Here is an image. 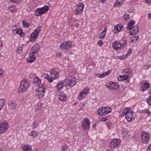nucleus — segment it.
Here are the masks:
<instances>
[{
  "label": "nucleus",
  "instance_id": "54",
  "mask_svg": "<svg viewBox=\"0 0 151 151\" xmlns=\"http://www.w3.org/2000/svg\"><path fill=\"white\" fill-rule=\"evenodd\" d=\"M101 121H106L107 120V118H101Z\"/></svg>",
  "mask_w": 151,
  "mask_h": 151
},
{
  "label": "nucleus",
  "instance_id": "19",
  "mask_svg": "<svg viewBox=\"0 0 151 151\" xmlns=\"http://www.w3.org/2000/svg\"><path fill=\"white\" fill-rule=\"evenodd\" d=\"M123 29V26L121 24H118L114 27L113 30L114 32L115 33H117L122 31Z\"/></svg>",
  "mask_w": 151,
  "mask_h": 151
},
{
  "label": "nucleus",
  "instance_id": "62",
  "mask_svg": "<svg viewBox=\"0 0 151 151\" xmlns=\"http://www.w3.org/2000/svg\"><path fill=\"white\" fill-rule=\"evenodd\" d=\"M145 113H147V114H149L150 112V111H149V110H148L147 109H146L145 110Z\"/></svg>",
  "mask_w": 151,
  "mask_h": 151
},
{
  "label": "nucleus",
  "instance_id": "61",
  "mask_svg": "<svg viewBox=\"0 0 151 151\" xmlns=\"http://www.w3.org/2000/svg\"><path fill=\"white\" fill-rule=\"evenodd\" d=\"M147 3H150L151 2V0H144Z\"/></svg>",
  "mask_w": 151,
  "mask_h": 151
},
{
  "label": "nucleus",
  "instance_id": "29",
  "mask_svg": "<svg viewBox=\"0 0 151 151\" xmlns=\"http://www.w3.org/2000/svg\"><path fill=\"white\" fill-rule=\"evenodd\" d=\"M135 22L134 20H131L129 22L127 25V28L129 29V30H131V28L133 27L134 25Z\"/></svg>",
  "mask_w": 151,
  "mask_h": 151
},
{
  "label": "nucleus",
  "instance_id": "11",
  "mask_svg": "<svg viewBox=\"0 0 151 151\" xmlns=\"http://www.w3.org/2000/svg\"><path fill=\"white\" fill-rule=\"evenodd\" d=\"M9 124L6 122H3L0 124V133H5L9 128Z\"/></svg>",
  "mask_w": 151,
  "mask_h": 151
},
{
  "label": "nucleus",
  "instance_id": "28",
  "mask_svg": "<svg viewBox=\"0 0 151 151\" xmlns=\"http://www.w3.org/2000/svg\"><path fill=\"white\" fill-rule=\"evenodd\" d=\"M22 149L23 151H31L32 147L29 145H24L23 146Z\"/></svg>",
  "mask_w": 151,
  "mask_h": 151
},
{
  "label": "nucleus",
  "instance_id": "2",
  "mask_svg": "<svg viewBox=\"0 0 151 151\" xmlns=\"http://www.w3.org/2000/svg\"><path fill=\"white\" fill-rule=\"evenodd\" d=\"M49 10L48 6L45 5L41 8H39L36 9L35 14L37 16H41L47 12Z\"/></svg>",
  "mask_w": 151,
  "mask_h": 151
},
{
  "label": "nucleus",
  "instance_id": "35",
  "mask_svg": "<svg viewBox=\"0 0 151 151\" xmlns=\"http://www.w3.org/2000/svg\"><path fill=\"white\" fill-rule=\"evenodd\" d=\"M105 108H101L98 110V113L100 115H103Z\"/></svg>",
  "mask_w": 151,
  "mask_h": 151
},
{
  "label": "nucleus",
  "instance_id": "36",
  "mask_svg": "<svg viewBox=\"0 0 151 151\" xmlns=\"http://www.w3.org/2000/svg\"><path fill=\"white\" fill-rule=\"evenodd\" d=\"M111 109L110 107H107L106 108H105L104 111V114H103V115H106L109 112H111Z\"/></svg>",
  "mask_w": 151,
  "mask_h": 151
},
{
  "label": "nucleus",
  "instance_id": "12",
  "mask_svg": "<svg viewBox=\"0 0 151 151\" xmlns=\"http://www.w3.org/2000/svg\"><path fill=\"white\" fill-rule=\"evenodd\" d=\"M142 142L145 143H147L149 140V135L147 132H144L142 134Z\"/></svg>",
  "mask_w": 151,
  "mask_h": 151
},
{
  "label": "nucleus",
  "instance_id": "43",
  "mask_svg": "<svg viewBox=\"0 0 151 151\" xmlns=\"http://www.w3.org/2000/svg\"><path fill=\"white\" fill-rule=\"evenodd\" d=\"M39 125V124L37 123L36 121H34L33 122L32 127L33 129L37 127Z\"/></svg>",
  "mask_w": 151,
  "mask_h": 151
},
{
  "label": "nucleus",
  "instance_id": "41",
  "mask_svg": "<svg viewBox=\"0 0 151 151\" xmlns=\"http://www.w3.org/2000/svg\"><path fill=\"white\" fill-rule=\"evenodd\" d=\"M22 23L23 26L27 28H28L30 25L29 23L27 22L24 20H23L22 21Z\"/></svg>",
  "mask_w": 151,
  "mask_h": 151
},
{
  "label": "nucleus",
  "instance_id": "50",
  "mask_svg": "<svg viewBox=\"0 0 151 151\" xmlns=\"http://www.w3.org/2000/svg\"><path fill=\"white\" fill-rule=\"evenodd\" d=\"M106 125L108 128H110L111 125V122H108L106 123Z\"/></svg>",
  "mask_w": 151,
  "mask_h": 151
},
{
  "label": "nucleus",
  "instance_id": "27",
  "mask_svg": "<svg viewBox=\"0 0 151 151\" xmlns=\"http://www.w3.org/2000/svg\"><path fill=\"white\" fill-rule=\"evenodd\" d=\"M59 99L62 101H65L67 97L63 93L60 92L58 95Z\"/></svg>",
  "mask_w": 151,
  "mask_h": 151
},
{
  "label": "nucleus",
  "instance_id": "52",
  "mask_svg": "<svg viewBox=\"0 0 151 151\" xmlns=\"http://www.w3.org/2000/svg\"><path fill=\"white\" fill-rule=\"evenodd\" d=\"M10 1L14 3H17L20 2L21 0H10Z\"/></svg>",
  "mask_w": 151,
  "mask_h": 151
},
{
  "label": "nucleus",
  "instance_id": "13",
  "mask_svg": "<svg viewBox=\"0 0 151 151\" xmlns=\"http://www.w3.org/2000/svg\"><path fill=\"white\" fill-rule=\"evenodd\" d=\"M90 122L86 118L83 119L82 123V129L84 130H86L87 129H89L90 127Z\"/></svg>",
  "mask_w": 151,
  "mask_h": 151
},
{
  "label": "nucleus",
  "instance_id": "39",
  "mask_svg": "<svg viewBox=\"0 0 151 151\" xmlns=\"http://www.w3.org/2000/svg\"><path fill=\"white\" fill-rule=\"evenodd\" d=\"M127 132L125 131H123L122 133V134L124 135V138L125 139L128 140L129 137V135H127L126 134H127L128 133H127Z\"/></svg>",
  "mask_w": 151,
  "mask_h": 151
},
{
  "label": "nucleus",
  "instance_id": "23",
  "mask_svg": "<svg viewBox=\"0 0 151 151\" xmlns=\"http://www.w3.org/2000/svg\"><path fill=\"white\" fill-rule=\"evenodd\" d=\"M111 72V71L108 70L107 72L103 73L102 74L97 73L96 74V75L98 78H103L109 74Z\"/></svg>",
  "mask_w": 151,
  "mask_h": 151
},
{
  "label": "nucleus",
  "instance_id": "56",
  "mask_svg": "<svg viewBox=\"0 0 151 151\" xmlns=\"http://www.w3.org/2000/svg\"><path fill=\"white\" fill-rule=\"evenodd\" d=\"M150 150H151V144L149 145L147 150V151H149Z\"/></svg>",
  "mask_w": 151,
  "mask_h": 151
},
{
  "label": "nucleus",
  "instance_id": "16",
  "mask_svg": "<svg viewBox=\"0 0 151 151\" xmlns=\"http://www.w3.org/2000/svg\"><path fill=\"white\" fill-rule=\"evenodd\" d=\"M122 46V44L119 42L117 41H115L112 43V46L114 50H116L121 49Z\"/></svg>",
  "mask_w": 151,
  "mask_h": 151
},
{
  "label": "nucleus",
  "instance_id": "49",
  "mask_svg": "<svg viewBox=\"0 0 151 151\" xmlns=\"http://www.w3.org/2000/svg\"><path fill=\"white\" fill-rule=\"evenodd\" d=\"M132 52V49H129V50L127 52V53L126 55V56H127H127H128L129 55L131 54Z\"/></svg>",
  "mask_w": 151,
  "mask_h": 151
},
{
  "label": "nucleus",
  "instance_id": "33",
  "mask_svg": "<svg viewBox=\"0 0 151 151\" xmlns=\"http://www.w3.org/2000/svg\"><path fill=\"white\" fill-rule=\"evenodd\" d=\"M124 0H117L114 3L115 6L118 7L121 5L123 3Z\"/></svg>",
  "mask_w": 151,
  "mask_h": 151
},
{
  "label": "nucleus",
  "instance_id": "25",
  "mask_svg": "<svg viewBox=\"0 0 151 151\" xmlns=\"http://www.w3.org/2000/svg\"><path fill=\"white\" fill-rule=\"evenodd\" d=\"M34 55V54H32L30 53V56L27 58V61L30 63L34 62L36 59L35 56Z\"/></svg>",
  "mask_w": 151,
  "mask_h": 151
},
{
  "label": "nucleus",
  "instance_id": "42",
  "mask_svg": "<svg viewBox=\"0 0 151 151\" xmlns=\"http://www.w3.org/2000/svg\"><path fill=\"white\" fill-rule=\"evenodd\" d=\"M30 135L32 136L33 138H35L37 136L38 133L36 132L32 131L31 132Z\"/></svg>",
  "mask_w": 151,
  "mask_h": 151
},
{
  "label": "nucleus",
  "instance_id": "31",
  "mask_svg": "<svg viewBox=\"0 0 151 151\" xmlns=\"http://www.w3.org/2000/svg\"><path fill=\"white\" fill-rule=\"evenodd\" d=\"M149 86V84L147 83H144L142 86V91H144L148 88Z\"/></svg>",
  "mask_w": 151,
  "mask_h": 151
},
{
  "label": "nucleus",
  "instance_id": "37",
  "mask_svg": "<svg viewBox=\"0 0 151 151\" xmlns=\"http://www.w3.org/2000/svg\"><path fill=\"white\" fill-rule=\"evenodd\" d=\"M5 100L3 99H0V111L2 109L5 104Z\"/></svg>",
  "mask_w": 151,
  "mask_h": 151
},
{
  "label": "nucleus",
  "instance_id": "51",
  "mask_svg": "<svg viewBox=\"0 0 151 151\" xmlns=\"http://www.w3.org/2000/svg\"><path fill=\"white\" fill-rule=\"evenodd\" d=\"M98 44L99 46H101L103 45V43L102 40H100L98 42Z\"/></svg>",
  "mask_w": 151,
  "mask_h": 151
},
{
  "label": "nucleus",
  "instance_id": "14",
  "mask_svg": "<svg viewBox=\"0 0 151 151\" xmlns=\"http://www.w3.org/2000/svg\"><path fill=\"white\" fill-rule=\"evenodd\" d=\"M106 87L109 88L112 90L117 89L119 87V85L117 83L114 82L109 83L107 84Z\"/></svg>",
  "mask_w": 151,
  "mask_h": 151
},
{
  "label": "nucleus",
  "instance_id": "38",
  "mask_svg": "<svg viewBox=\"0 0 151 151\" xmlns=\"http://www.w3.org/2000/svg\"><path fill=\"white\" fill-rule=\"evenodd\" d=\"M23 48L22 47H19L16 50V52L18 54L21 53L23 51Z\"/></svg>",
  "mask_w": 151,
  "mask_h": 151
},
{
  "label": "nucleus",
  "instance_id": "5",
  "mask_svg": "<svg viewBox=\"0 0 151 151\" xmlns=\"http://www.w3.org/2000/svg\"><path fill=\"white\" fill-rule=\"evenodd\" d=\"M41 26L38 27L35 30L34 32L31 34L30 37V41H31L33 42L35 41L41 30Z\"/></svg>",
  "mask_w": 151,
  "mask_h": 151
},
{
  "label": "nucleus",
  "instance_id": "10",
  "mask_svg": "<svg viewBox=\"0 0 151 151\" xmlns=\"http://www.w3.org/2000/svg\"><path fill=\"white\" fill-rule=\"evenodd\" d=\"M84 6V5L82 2H81L78 4L74 12L75 14L77 15L81 14L82 12Z\"/></svg>",
  "mask_w": 151,
  "mask_h": 151
},
{
  "label": "nucleus",
  "instance_id": "30",
  "mask_svg": "<svg viewBox=\"0 0 151 151\" xmlns=\"http://www.w3.org/2000/svg\"><path fill=\"white\" fill-rule=\"evenodd\" d=\"M17 9L16 7L13 5H12L8 8V10L10 12L12 13H15L17 11Z\"/></svg>",
  "mask_w": 151,
  "mask_h": 151
},
{
  "label": "nucleus",
  "instance_id": "59",
  "mask_svg": "<svg viewBox=\"0 0 151 151\" xmlns=\"http://www.w3.org/2000/svg\"><path fill=\"white\" fill-rule=\"evenodd\" d=\"M53 79H52V78H49V79H48V80L50 82H52V81H53Z\"/></svg>",
  "mask_w": 151,
  "mask_h": 151
},
{
  "label": "nucleus",
  "instance_id": "4",
  "mask_svg": "<svg viewBox=\"0 0 151 151\" xmlns=\"http://www.w3.org/2000/svg\"><path fill=\"white\" fill-rule=\"evenodd\" d=\"M123 113L124 114L125 118L128 121H131L133 118V111L130 110V108L124 110L123 112Z\"/></svg>",
  "mask_w": 151,
  "mask_h": 151
},
{
  "label": "nucleus",
  "instance_id": "60",
  "mask_svg": "<svg viewBox=\"0 0 151 151\" xmlns=\"http://www.w3.org/2000/svg\"><path fill=\"white\" fill-rule=\"evenodd\" d=\"M148 19L151 20V14H148Z\"/></svg>",
  "mask_w": 151,
  "mask_h": 151
},
{
  "label": "nucleus",
  "instance_id": "44",
  "mask_svg": "<svg viewBox=\"0 0 151 151\" xmlns=\"http://www.w3.org/2000/svg\"><path fill=\"white\" fill-rule=\"evenodd\" d=\"M124 19V20L126 21L128 20L129 19V14H125L123 16Z\"/></svg>",
  "mask_w": 151,
  "mask_h": 151
},
{
  "label": "nucleus",
  "instance_id": "53",
  "mask_svg": "<svg viewBox=\"0 0 151 151\" xmlns=\"http://www.w3.org/2000/svg\"><path fill=\"white\" fill-rule=\"evenodd\" d=\"M67 147H66V146L65 145H63L62 147V150L63 151H65V150H67Z\"/></svg>",
  "mask_w": 151,
  "mask_h": 151
},
{
  "label": "nucleus",
  "instance_id": "7",
  "mask_svg": "<svg viewBox=\"0 0 151 151\" xmlns=\"http://www.w3.org/2000/svg\"><path fill=\"white\" fill-rule=\"evenodd\" d=\"M89 89L88 87L84 88L79 93L78 96V99L82 100L87 95L88 93Z\"/></svg>",
  "mask_w": 151,
  "mask_h": 151
},
{
  "label": "nucleus",
  "instance_id": "20",
  "mask_svg": "<svg viewBox=\"0 0 151 151\" xmlns=\"http://www.w3.org/2000/svg\"><path fill=\"white\" fill-rule=\"evenodd\" d=\"M131 30H132V31L130 30L129 31L130 34L131 35H132L137 34L139 31L138 27L137 26H134L131 28Z\"/></svg>",
  "mask_w": 151,
  "mask_h": 151
},
{
  "label": "nucleus",
  "instance_id": "57",
  "mask_svg": "<svg viewBox=\"0 0 151 151\" xmlns=\"http://www.w3.org/2000/svg\"><path fill=\"white\" fill-rule=\"evenodd\" d=\"M3 71L2 69H0V77L3 74Z\"/></svg>",
  "mask_w": 151,
  "mask_h": 151
},
{
  "label": "nucleus",
  "instance_id": "55",
  "mask_svg": "<svg viewBox=\"0 0 151 151\" xmlns=\"http://www.w3.org/2000/svg\"><path fill=\"white\" fill-rule=\"evenodd\" d=\"M150 64H149V65H145L144 66V68H145V69H147L148 68L150 67Z\"/></svg>",
  "mask_w": 151,
  "mask_h": 151
},
{
  "label": "nucleus",
  "instance_id": "1",
  "mask_svg": "<svg viewBox=\"0 0 151 151\" xmlns=\"http://www.w3.org/2000/svg\"><path fill=\"white\" fill-rule=\"evenodd\" d=\"M64 80L65 82V86H69L70 87H72L76 83V78L73 76H68Z\"/></svg>",
  "mask_w": 151,
  "mask_h": 151
},
{
  "label": "nucleus",
  "instance_id": "26",
  "mask_svg": "<svg viewBox=\"0 0 151 151\" xmlns=\"http://www.w3.org/2000/svg\"><path fill=\"white\" fill-rule=\"evenodd\" d=\"M128 78L124 74L123 76H119L118 77V79L119 81H121L126 80L127 82H129V79H128Z\"/></svg>",
  "mask_w": 151,
  "mask_h": 151
},
{
  "label": "nucleus",
  "instance_id": "22",
  "mask_svg": "<svg viewBox=\"0 0 151 151\" xmlns=\"http://www.w3.org/2000/svg\"><path fill=\"white\" fill-rule=\"evenodd\" d=\"M64 86H65V80L58 82L57 86L58 90H60Z\"/></svg>",
  "mask_w": 151,
  "mask_h": 151
},
{
  "label": "nucleus",
  "instance_id": "15",
  "mask_svg": "<svg viewBox=\"0 0 151 151\" xmlns=\"http://www.w3.org/2000/svg\"><path fill=\"white\" fill-rule=\"evenodd\" d=\"M33 83L35 85L38 86V87H45V85L43 83H41V80H40L38 78H36L34 79L33 80Z\"/></svg>",
  "mask_w": 151,
  "mask_h": 151
},
{
  "label": "nucleus",
  "instance_id": "8",
  "mask_svg": "<svg viewBox=\"0 0 151 151\" xmlns=\"http://www.w3.org/2000/svg\"><path fill=\"white\" fill-rule=\"evenodd\" d=\"M45 87H38L36 90V95L38 98H42L45 93Z\"/></svg>",
  "mask_w": 151,
  "mask_h": 151
},
{
  "label": "nucleus",
  "instance_id": "17",
  "mask_svg": "<svg viewBox=\"0 0 151 151\" xmlns=\"http://www.w3.org/2000/svg\"><path fill=\"white\" fill-rule=\"evenodd\" d=\"M40 48V46L38 44H36L32 48L30 51V54H34L38 51Z\"/></svg>",
  "mask_w": 151,
  "mask_h": 151
},
{
  "label": "nucleus",
  "instance_id": "46",
  "mask_svg": "<svg viewBox=\"0 0 151 151\" xmlns=\"http://www.w3.org/2000/svg\"><path fill=\"white\" fill-rule=\"evenodd\" d=\"M147 101L149 105H151V96L147 99Z\"/></svg>",
  "mask_w": 151,
  "mask_h": 151
},
{
  "label": "nucleus",
  "instance_id": "3",
  "mask_svg": "<svg viewBox=\"0 0 151 151\" xmlns=\"http://www.w3.org/2000/svg\"><path fill=\"white\" fill-rule=\"evenodd\" d=\"M29 86V84L26 80H22L20 83V92H24L26 91Z\"/></svg>",
  "mask_w": 151,
  "mask_h": 151
},
{
  "label": "nucleus",
  "instance_id": "32",
  "mask_svg": "<svg viewBox=\"0 0 151 151\" xmlns=\"http://www.w3.org/2000/svg\"><path fill=\"white\" fill-rule=\"evenodd\" d=\"M124 72L125 73V75L127 76L128 78L132 76V73L129 69H125L124 71Z\"/></svg>",
  "mask_w": 151,
  "mask_h": 151
},
{
  "label": "nucleus",
  "instance_id": "47",
  "mask_svg": "<svg viewBox=\"0 0 151 151\" xmlns=\"http://www.w3.org/2000/svg\"><path fill=\"white\" fill-rule=\"evenodd\" d=\"M138 38H139L138 36H137V37H136L135 36H134L133 37H132L131 38V42H133L134 41H137L138 39Z\"/></svg>",
  "mask_w": 151,
  "mask_h": 151
},
{
  "label": "nucleus",
  "instance_id": "40",
  "mask_svg": "<svg viewBox=\"0 0 151 151\" xmlns=\"http://www.w3.org/2000/svg\"><path fill=\"white\" fill-rule=\"evenodd\" d=\"M121 41L122 42V46H124V47L127 44V39L125 37H124L122 39Z\"/></svg>",
  "mask_w": 151,
  "mask_h": 151
},
{
  "label": "nucleus",
  "instance_id": "64",
  "mask_svg": "<svg viewBox=\"0 0 151 151\" xmlns=\"http://www.w3.org/2000/svg\"><path fill=\"white\" fill-rule=\"evenodd\" d=\"M62 53H61V52H59L58 54L57 55V56H62Z\"/></svg>",
  "mask_w": 151,
  "mask_h": 151
},
{
  "label": "nucleus",
  "instance_id": "18",
  "mask_svg": "<svg viewBox=\"0 0 151 151\" xmlns=\"http://www.w3.org/2000/svg\"><path fill=\"white\" fill-rule=\"evenodd\" d=\"M50 76L51 78L56 79L59 76V74L56 69H53L51 71Z\"/></svg>",
  "mask_w": 151,
  "mask_h": 151
},
{
  "label": "nucleus",
  "instance_id": "6",
  "mask_svg": "<svg viewBox=\"0 0 151 151\" xmlns=\"http://www.w3.org/2000/svg\"><path fill=\"white\" fill-rule=\"evenodd\" d=\"M121 143L120 140L119 139H114L111 140L109 144V146L112 149L117 147Z\"/></svg>",
  "mask_w": 151,
  "mask_h": 151
},
{
  "label": "nucleus",
  "instance_id": "48",
  "mask_svg": "<svg viewBox=\"0 0 151 151\" xmlns=\"http://www.w3.org/2000/svg\"><path fill=\"white\" fill-rule=\"evenodd\" d=\"M127 57V56L125 55V56H119L118 58L120 60H123L125 59Z\"/></svg>",
  "mask_w": 151,
  "mask_h": 151
},
{
  "label": "nucleus",
  "instance_id": "63",
  "mask_svg": "<svg viewBox=\"0 0 151 151\" xmlns=\"http://www.w3.org/2000/svg\"><path fill=\"white\" fill-rule=\"evenodd\" d=\"M107 31V28L106 27H105L104 28V29L103 32H104L106 34V32Z\"/></svg>",
  "mask_w": 151,
  "mask_h": 151
},
{
  "label": "nucleus",
  "instance_id": "45",
  "mask_svg": "<svg viewBox=\"0 0 151 151\" xmlns=\"http://www.w3.org/2000/svg\"><path fill=\"white\" fill-rule=\"evenodd\" d=\"M105 35V33L104 32H102V33H101L99 36V38H104Z\"/></svg>",
  "mask_w": 151,
  "mask_h": 151
},
{
  "label": "nucleus",
  "instance_id": "9",
  "mask_svg": "<svg viewBox=\"0 0 151 151\" xmlns=\"http://www.w3.org/2000/svg\"><path fill=\"white\" fill-rule=\"evenodd\" d=\"M72 45V43L70 41H65L61 44L60 47L61 50H66L70 48Z\"/></svg>",
  "mask_w": 151,
  "mask_h": 151
},
{
  "label": "nucleus",
  "instance_id": "24",
  "mask_svg": "<svg viewBox=\"0 0 151 151\" xmlns=\"http://www.w3.org/2000/svg\"><path fill=\"white\" fill-rule=\"evenodd\" d=\"M43 105L42 103H38L35 106V111H37L42 110L43 106Z\"/></svg>",
  "mask_w": 151,
  "mask_h": 151
},
{
  "label": "nucleus",
  "instance_id": "58",
  "mask_svg": "<svg viewBox=\"0 0 151 151\" xmlns=\"http://www.w3.org/2000/svg\"><path fill=\"white\" fill-rule=\"evenodd\" d=\"M107 0H100V1L102 3H105Z\"/></svg>",
  "mask_w": 151,
  "mask_h": 151
},
{
  "label": "nucleus",
  "instance_id": "34",
  "mask_svg": "<svg viewBox=\"0 0 151 151\" xmlns=\"http://www.w3.org/2000/svg\"><path fill=\"white\" fill-rule=\"evenodd\" d=\"M16 33L17 34L20 35L22 37H24V34L22 30L20 29H19L18 30H16Z\"/></svg>",
  "mask_w": 151,
  "mask_h": 151
},
{
  "label": "nucleus",
  "instance_id": "21",
  "mask_svg": "<svg viewBox=\"0 0 151 151\" xmlns=\"http://www.w3.org/2000/svg\"><path fill=\"white\" fill-rule=\"evenodd\" d=\"M8 104L9 108L12 109H15L17 106L16 103L13 101H9Z\"/></svg>",
  "mask_w": 151,
  "mask_h": 151
}]
</instances>
